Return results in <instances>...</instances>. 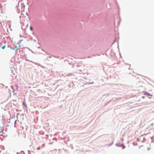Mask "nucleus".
I'll use <instances>...</instances> for the list:
<instances>
[{
    "mask_svg": "<svg viewBox=\"0 0 154 154\" xmlns=\"http://www.w3.org/2000/svg\"><path fill=\"white\" fill-rule=\"evenodd\" d=\"M11 50H15V49L14 48H11Z\"/></svg>",
    "mask_w": 154,
    "mask_h": 154,
    "instance_id": "obj_7",
    "label": "nucleus"
},
{
    "mask_svg": "<svg viewBox=\"0 0 154 154\" xmlns=\"http://www.w3.org/2000/svg\"><path fill=\"white\" fill-rule=\"evenodd\" d=\"M6 47V46L5 45H4V46H2V48L3 49H4Z\"/></svg>",
    "mask_w": 154,
    "mask_h": 154,
    "instance_id": "obj_3",
    "label": "nucleus"
},
{
    "mask_svg": "<svg viewBox=\"0 0 154 154\" xmlns=\"http://www.w3.org/2000/svg\"><path fill=\"white\" fill-rule=\"evenodd\" d=\"M30 29L31 31H32L33 30V29L32 26L30 27Z\"/></svg>",
    "mask_w": 154,
    "mask_h": 154,
    "instance_id": "obj_5",
    "label": "nucleus"
},
{
    "mask_svg": "<svg viewBox=\"0 0 154 154\" xmlns=\"http://www.w3.org/2000/svg\"><path fill=\"white\" fill-rule=\"evenodd\" d=\"M4 131V129L2 128L1 127H0V133H2Z\"/></svg>",
    "mask_w": 154,
    "mask_h": 154,
    "instance_id": "obj_1",
    "label": "nucleus"
},
{
    "mask_svg": "<svg viewBox=\"0 0 154 154\" xmlns=\"http://www.w3.org/2000/svg\"><path fill=\"white\" fill-rule=\"evenodd\" d=\"M145 95H146L147 96H151L149 94L146 92H145Z\"/></svg>",
    "mask_w": 154,
    "mask_h": 154,
    "instance_id": "obj_2",
    "label": "nucleus"
},
{
    "mask_svg": "<svg viewBox=\"0 0 154 154\" xmlns=\"http://www.w3.org/2000/svg\"><path fill=\"white\" fill-rule=\"evenodd\" d=\"M14 49H15V50L16 51H17L18 49L17 46H15V48Z\"/></svg>",
    "mask_w": 154,
    "mask_h": 154,
    "instance_id": "obj_4",
    "label": "nucleus"
},
{
    "mask_svg": "<svg viewBox=\"0 0 154 154\" xmlns=\"http://www.w3.org/2000/svg\"><path fill=\"white\" fill-rule=\"evenodd\" d=\"M137 141H139V142L140 141V140L138 138L137 139Z\"/></svg>",
    "mask_w": 154,
    "mask_h": 154,
    "instance_id": "obj_6",
    "label": "nucleus"
},
{
    "mask_svg": "<svg viewBox=\"0 0 154 154\" xmlns=\"http://www.w3.org/2000/svg\"><path fill=\"white\" fill-rule=\"evenodd\" d=\"M142 98H144V97H142Z\"/></svg>",
    "mask_w": 154,
    "mask_h": 154,
    "instance_id": "obj_8",
    "label": "nucleus"
}]
</instances>
